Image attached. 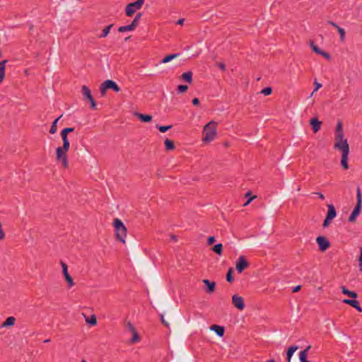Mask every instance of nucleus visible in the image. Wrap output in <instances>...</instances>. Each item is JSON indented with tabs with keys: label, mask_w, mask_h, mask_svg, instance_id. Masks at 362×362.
Returning a JSON list of instances; mask_svg holds the SVG:
<instances>
[{
	"label": "nucleus",
	"mask_w": 362,
	"mask_h": 362,
	"mask_svg": "<svg viewBox=\"0 0 362 362\" xmlns=\"http://www.w3.org/2000/svg\"><path fill=\"white\" fill-rule=\"evenodd\" d=\"M140 9L139 6L134 2L129 3L126 7V15L127 16H132L136 10Z\"/></svg>",
	"instance_id": "13"
},
{
	"label": "nucleus",
	"mask_w": 362,
	"mask_h": 362,
	"mask_svg": "<svg viewBox=\"0 0 362 362\" xmlns=\"http://www.w3.org/2000/svg\"><path fill=\"white\" fill-rule=\"evenodd\" d=\"M351 299H347V298H345L342 300V302L346 305H349L350 304V301H351Z\"/></svg>",
	"instance_id": "59"
},
{
	"label": "nucleus",
	"mask_w": 362,
	"mask_h": 362,
	"mask_svg": "<svg viewBox=\"0 0 362 362\" xmlns=\"http://www.w3.org/2000/svg\"><path fill=\"white\" fill-rule=\"evenodd\" d=\"M216 122L211 121L204 126L202 139L204 142H210L214 139L216 135Z\"/></svg>",
	"instance_id": "2"
},
{
	"label": "nucleus",
	"mask_w": 362,
	"mask_h": 362,
	"mask_svg": "<svg viewBox=\"0 0 362 362\" xmlns=\"http://www.w3.org/2000/svg\"><path fill=\"white\" fill-rule=\"evenodd\" d=\"M255 198H256V196H253V197H250L243 205L244 206L248 205L252 202V200H253Z\"/></svg>",
	"instance_id": "56"
},
{
	"label": "nucleus",
	"mask_w": 362,
	"mask_h": 362,
	"mask_svg": "<svg viewBox=\"0 0 362 362\" xmlns=\"http://www.w3.org/2000/svg\"><path fill=\"white\" fill-rule=\"evenodd\" d=\"M359 267H360V270L362 271V247H361V250H360V257H359Z\"/></svg>",
	"instance_id": "49"
},
{
	"label": "nucleus",
	"mask_w": 362,
	"mask_h": 362,
	"mask_svg": "<svg viewBox=\"0 0 362 362\" xmlns=\"http://www.w3.org/2000/svg\"><path fill=\"white\" fill-rule=\"evenodd\" d=\"M62 117V115L59 116V117H57L56 119L54 120V122H52V124L51 125L50 129H49V133L50 134H55L57 132V124L58 120Z\"/></svg>",
	"instance_id": "30"
},
{
	"label": "nucleus",
	"mask_w": 362,
	"mask_h": 362,
	"mask_svg": "<svg viewBox=\"0 0 362 362\" xmlns=\"http://www.w3.org/2000/svg\"><path fill=\"white\" fill-rule=\"evenodd\" d=\"M335 132H344L343 128H342V122L341 121L339 120L337 122V124L336 127Z\"/></svg>",
	"instance_id": "42"
},
{
	"label": "nucleus",
	"mask_w": 362,
	"mask_h": 362,
	"mask_svg": "<svg viewBox=\"0 0 362 362\" xmlns=\"http://www.w3.org/2000/svg\"><path fill=\"white\" fill-rule=\"evenodd\" d=\"M328 23H329L330 25H332V27H334V28H337L339 27V25H338L336 23H334V21H328Z\"/></svg>",
	"instance_id": "55"
},
{
	"label": "nucleus",
	"mask_w": 362,
	"mask_h": 362,
	"mask_svg": "<svg viewBox=\"0 0 362 362\" xmlns=\"http://www.w3.org/2000/svg\"><path fill=\"white\" fill-rule=\"evenodd\" d=\"M107 89H108V87H107V82H106V81H105L100 85V93H101L102 96L105 95Z\"/></svg>",
	"instance_id": "33"
},
{
	"label": "nucleus",
	"mask_w": 362,
	"mask_h": 362,
	"mask_svg": "<svg viewBox=\"0 0 362 362\" xmlns=\"http://www.w3.org/2000/svg\"><path fill=\"white\" fill-rule=\"evenodd\" d=\"M212 250L216 254L221 255L223 252V245L221 243H218V244L215 245L212 247Z\"/></svg>",
	"instance_id": "27"
},
{
	"label": "nucleus",
	"mask_w": 362,
	"mask_h": 362,
	"mask_svg": "<svg viewBox=\"0 0 362 362\" xmlns=\"http://www.w3.org/2000/svg\"><path fill=\"white\" fill-rule=\"evenodd\" d=\"M63 145L62 146L57 147L56 149V160L58 162H61L62 166L64 168H68V158H67V152L70 148V143L69 141V138L67 136L61 135Z\"/></svg>",
	"instance_id": "1"
},
{
	"label": "nucleus",
	"mask_w": 362,
	"mask_h": 362,
	"mask_svg": "<svg viewBox=\"0 0 362 362\" xmlns=\"http://www.w3.org/2000/svg\"><path fill=\"white\" fill-rule=\"evenodd\" d=\"M337 29L338 33L340 35V40L341 42H344V38H345V30L339 26Z\"/></svg>",
	"instance_id": "38"
},
{
	"label": "nucleus",
	"mask_w": 362,
	"mask_h": 362,
	"mask_svg": "<svg viewBox=\"0 0 362 362\" xmlns=\"http://www.w3.org/2000/svg\"><path fill=\"white\" fill-rule=\"evenodd\" d=\"M341 292L343 294L348 296L350 298H356L358 297V294L354 292L349 291L346 286H343L341 287Z\"/></svg>",
	"instance_id": "21"
},
{
	"label": "nucleus",
	"mask_w": 362,
	"mask_h": 362,
	"mask_svg": "<svg viewBox=\"0 0 362 362\" xmlns=\"http://www.w3.org/2000/svg\"><path fill=\"white\" fill-rule=\"evenodd\" d=\"M141 16H142V13H138L136 15L134 18L136 19L139 21Z\"/></svg>",
	"instance_id": "58"
},
{
	"label": "nucleus",
	"mask_w": 362,
	"mask_h": 362,
	"mask_svg": "<svg viewBox=\"0 0 362 362\" xmlns=\"http://www.w3.org/2000/svg\"><path fill=\"white\" fill-rule=\"evenodd\" d=\"M144 0H136L135 3L139 6L141 8L144 4Z\"/></svg>",
	"instance_id": "53"
},
{
	"label": "nucleus",
	"mask_w": 362,
	"mask_h": 362,
	"mask_svg": "<svg viewBox=\"0 0 362 362\" xmlns=\"http://www.w3.org/2000/svg\"><path fill=\"white\" fill-rule=\"evenodd\" d=\"M232 303L239 310H243L245 307L243 298L238 294L232 296Z\"/></svg>",
	"instance_id": "9"
},
{
	"label": "nucleus",
	"mask_w": 362,
	"mask_h": 362,
	"mask_svg": "<svg viewBox=\"0 0 362 362\" xmlns=\"http://www.w3.org/2000/svg\"><path fill=\"white\" fill-rule=\"evenodd\" d=\"M113 24H110L106 28H105L103 30V33L101 35H99V37L103 38L107 36V35L110 33V29L113 27Z\"/></svg>",
	"instance_id": "32"
},
{
	"label": "nucleus",
	"mask_w": 362,
	"mask_h": 362,
	"mask_svg": "<svg viewBox=\"0 0 362 362\" xmlns=\"http://www.w3.org/2000/svg\"><path fill=\"white\" fill-rule=\"evenodd\" d=\"M349 305L356 308L359 312L362 311V308L360 305V303L358 300H356V298L351 300Z\"/></svg>",
	"instance_id": "29"
},
{
	"label": "nucleus",
	"mask_w": 362,
	"mask_h": 362,
	"mask_svg": "<svg viewBox=\"0 0 362 362\" xmlns=\"http://www.w3.org/2000/svg\"><path fill=\"white\" fill-rule=\"evenodd\" d=\"M316 242L321 252L326 251L330 247V243L325 236L320 235L317 237Z\"/></svg>",
	"instance_id": "8"
},
{
	"label": "nucleus",
	"mask_w": 362,
	"mask_h": 362,
	"mask_svg": "<svg viewBox=\"0 0 362 362\" xmlns=\"http://www.w3.org/2000/svg\"><path fill=\"white\" fill-rule=\"evenodd\" d=\"M192 104L194 105H199V100L197 98H194L192 99Z\"/></svg>",
	"instance_id": "52"
},
{
	"label": "nucleus",
	"mask_w": 362,
	"mask_h": 362,
	"mask_svg": "<svg viewBox=\"0 0 362 362\" xmlns=\"http://www.w3.org/2000/svg\"><path fill=\"white\" fill-rule=\"evenodd\" d=\"M132 30H134V28L130 25L120 26L118 28V31L119 33H124V32L132 31Z\"/></svg>",
	"instance_id": "34"
},
{
	"label": "nucleus",
	"mask_w": 362,
	"mask_h": 362,
	"mask_svg": "<svg viewBox=\"0 0 362 362\" xmlns=\"http://www.w3.org/2000/svg\"><path fill=\"white\" fill-rule=\"evenodd\" d=\"M342 152L341 165L345 170L349 168L348 165V156L349 153V146H346V149L341 150Z\"/></svg>",
	"instance_id": "12"
},
{
	"label": "nucleus",
	"mask_w": 362,
	"mask_h": 362,
	"mask_svg": "<svg viewBox=\"0 0 362 362\" xmlns=\"http://www.w3.org/2000/svg\"><path fill=\"white\" fill-rule=\"evenodd\" d=\"M188 89V86L187 85H179L177 86V90L178 93H185Z\"/></svg>",
	"instance_id": "40"
},
{
	"label": "nucleus",
	"mask_w": 362,
	"mask_h": 362,
	"mask_svg": "<svg viewBox=\"0 0 362 362\" xmlns=\"http://www.w3.org/2000/svg\"><path fill=\"white\" fill-rule=\"evenodd\" d=\"M344 132H335V140L334 148L339 150L346 149V146H349L347 142V139H344Z\"/></svg>",
	"instance_id": "5"
},
{
	"label": "nucleus",
	"mask_w": 362,
	"mask_h": 362,
	"mask_svg": "<svg viewBox=\"0 0 362 362\" xmlns=\"http://www.w3.org/2000/svg\"><path fill=\"white\" fill-rule=\"evenodd\" d=\"M311 346H308L303 351H301L299 353V359L300 362H311L307 360V356L308 354V351L310 349Z\"/></svg>",
	"instance_id": "16"
},
{
	"label": "nucleus",
	"mask_w": 362,
	"mask_h": 362,
	"mask_svg": "<svg viewBox=\"0 0 362 362\" xmlns=\"http://www.w3.org/2000/svg\"><path fill=\"white\" fill-rule=\"evenodd\" d=\"M81 93L86 99L89 100V102L90 103V108L93 110H95L96 109V103H95L93 97L92 96L90 90L88 88V87L86 86H83L82 88H81Z\"/></svg>",
	"instance_id": "6"
},
{
	"label": "nucleus",
	"mask_w": 362,
	"mask_h": 362,
	"mask_svg": "<svg viewBox=\"0 0 362 362\" xmlns=\"http://www.w3.org/2000/svg\"><path fill=\"white\" fill-rule=\"evenodd\" d=\"M106 82H107L108 89H112L116 93H118L120 91L121 88L114 81L107 79V80H106Z\"/></svg>",
	"instance_id": "20"
},
{
	"label": "nucleus",
	"mask_w": 362,
	"mask_h": 362,
	"mask_svg": "<svg viewBox=\"0 0 362 362\" xmlns=\"http://www.w3.org/2000/svg\"><path fill=\"white\" fill-rule=\"evenodd\" d=\"M134 115L143 122H149L152 120V116L150 115H145L136 112Z\"/></svg>",
	"instance_id": "19"
},
{
	"label": "nucleus",
	"mask_w": 362,
	"mask_h": 362,
	"mask_svg": "<svg viewBox=\"0 0 362 362\" xmlns=\"http://www.w3.org/2000/svg\"><path fill=\"white\" fill-rule=\"evenodd\" d=\"M272 89L271 87H266L265 88L262 90L261 93H262L265 95H269L272 93Z\"/></svg>",
	"instance_id": "41"
},
{
	"label": "nucleus",
	"mask_w": 362,
	"mask_h": 362,
	"mask_svg": "<svg viewBox=\"0 0 362 362\" xmlns=\"http://www.w3.org/2000/svg\"><path fill=\"white\" fill-rule=\"evenodd\" d=\"M310 124L315 133H317L321 127L322 122L319 121L317 117L311 118L310 120Z\"/></svg>",
	"instance_id": "14"
},
{
	"label": "nucleus",
	"mask_w": 362,
	"mask_h": 362,
	"mask_svg": "<svg viewBox=\"0 0 362 362\" xmlns=\"http://www.w3.org/2000/svg\"><path fill=\"white\" fill-rule=\"evenodd\" d=\"M129 25L134 28V30H135V28L139 25V21L136 19L134 18V20L132 21V22Z\"/></svg>",
	"instance_id": "47"
},
{
	"label": "nucleus",
	"mask_w": 362,
	"mask_h": 362,
	"mask_svg": "<svg viewBox=\"0 0 362 362\" xmlns=\"http://www.w3.org/2000/svg\"><path fill=\"white\" fill-rule=\"evenodd\" d=\"M156 127L160 130V132L165 133L168 130L172 128V126L171 125H168V126L157 125Z\"/></svg>",
	"instance_id": "39"
},
{
	"label": "nucleus",
	"mask_w": 362,
	"mask_h": 362,
	"mask_svg": "<svg viewBox=\"0 0 362 362\" xmlns=\"http://www.w3.org/2000/svg\"><path fill=\"white\" fill-rule=\"evenodd\" d=\"M310 46L312 49V50L316 53L318 54L322 57H324L327 60H330L331 56L328 52L322 51L320 48H319L316 45H315L313 41L310 42Z\"/></svg>",
	"instance_id": "11"
},
{
	"label": "nucleus",
	"mask_w": 362,
	"mask_h": 362,
	"mask_svg": "<svg viewBox=\"0 0 362 362\" xmlns=\"http://www.w3.org/2000/svg\"><path fill=\"white\" fill-rule=\"evenodd\" d=\"M8 62L7 59L0 62V83L2 82L5 77V67L6 64Z\"/></svg>",
	"instance_id": "23"
},
{
	"label": "nucleus",
	"mask_w": 362,
	"mask_h": 362,
	"mask_svg": "<svg viewBox=\"0 0 362 362\" xmlns=\"http://www.w3.org/2000/svg\"><path fill=\"white\" fill-rule=\"evenodd\" d=\"M16 318L13 316L8 317L6 319V320L1 324L2 327H8L13 326L16 322Z\"/></svg>",
	"instance_id": "22"
},
{
	"label": "nucleus",
	"mask_w": 362,
	"mask_h": 362,
	"mask_svg": "<svg viewBox=\"0 0 362 362\" xmlns=\"http://www.w3.org/2000/svg\"><path fill=\"white\" fill-rule=\"evenodd\" d=\"M74 132V128L73 127H66V128H64L62 130L61 133H60V135H65V136H68V134L69 133H71Z\"/></svg>",
	"instance_id": "35"
},
{
	"label": "nucleus",
	"mask_w": 362,
	"mask_h": 362,
	"mask_svg": "<svg viewBox=\"0 0 362 362\" xmlns=\"http://www.w3.org/2000/svg\"><path fill=\"white\" fill-rule=\"evenodd\" d=\"M267 362H276V361L273 359H271V360L267 361Z\"/></svg>",
	"instance_id": "64"
},
{
	"label": "nucleus",
	"mask_w": 362,
	"mask_h": 362,
	"mask_svg": "<svg viewBox=\"0 0 362 362\" xmlns=\"http://www.w3.org/2000/svg\"><path fill=\"white\" fill-rule=\"evenodd\" d=\"M184 21H185V19H184V18H180V19H179V20L177 21V25H182V24H183V23H184Z\"/></svg>",
	"instance_id": "60"
},
{
	"label": "nucleus",
	"mask_w": 362,
	"mask_h": 362,
	"mask_svg": "<svg viewBox=\"0 0 362 362\" xmlns=\"http://www.w3.org/2000/svg\"><path fill=\"white\" fill-rule=\"evenodd\" d=\"M113 226L115 228L116 238L120 242L125 243L124 238L127 235V228L123 222L119 218H115L113 221Z\"/></svg>",
	"instance_id": "3"
},
{
	"label": "nucleus",
	"mask_w": 362,
	"mask_h": 362,
	"mask_svg": "<svg viewBox=\"0 0 362 362\" xmlns=\"http://www.w3.org/2000/svg\"><path fill=\"white\" fill-rule=\"evenodd\" d=\"M298 346H290L286 352V361L287 362H291V358L294 354V352L298 350Z\"/></svg>",
	"instance_id": "24"
},
{
	"label": "nucleus",
	"mask_w": 362,
	"mask_h": 362,
	"mask_svg": "<svg viewBox=\"0 0 362 362\" xmlns=\"http://www.w3.org/2000/svg\"><path fill=\"white\" fill-rule=\"evenodd\" d=\"M237 272L240 274L249 267V263L244 256H240L235 264Z\"/></svg>",
	"instance_id": "7"
},
{
	"label": "nucleus",
	"mask_w": 362,
	"mask_h": 362,
	"mask_svg": "<svg viewBox=\"0 0 362 362\" xmlns=\"http://www.w3.org/2000/svg\"><path fill=\"white\" fill-rule=\"evenodd\" d=\"M211 330H213L218 337H223L224 334L225 329L224 327L218 325H213L210 327Z\"/></svg>",
	"instance_id": "17"
},
{
	"label": "nucleus",
	"mask_w": 362,
	"mask_h": 362,
	"mask_svg": "<svg viewBox=\"0 0 362 362\" xmlns=\"http://www.w3.org/2000/svg\"><path fill=\"white\" fill-rule=\"evenodd\" d=\"M61 264L64 279L68 283L69 287L71 288L74 285V282L73 278L70 276V274L68 272V266L63 262H61Z\"/></svg>",
	"instance_id": "10"
},
{
	"label": "nucleus",
	"mask_w": 362,
	"mask_h": 362,
	"mask_svg": "<svg viewBox=\"0 0 362 362\" xmlns=\"http://www.w3.org/2000/svg\"><path fill=\"white\" fill-rule=\"evenodd\" d=\"M164 144H165V147L167 151H171V150H173L175 148V144H174V142L172 140L166 139L165 140Z\"/></svg>",
	"instance_id": "28"
},
{
	"label": "nucleus",
	"mask_w": 362,
	"mask_h": 362,
	"mask_svg": "<svg viewBox=\"0 0 362 362\" xmlns=\"http://www.w3.org/2000/svg\"><path fill=\"white\" fill-rule=\"evenodd\" d=\"M179 55H180L179 53H175V54H172L166 55L161 60L160 63H163V64L168 63V62H170L171 60H173V59H175L176 57H177Z\"/></svg>",
	"instance_id": "26"
},
{
	"label": "nucleus",
	"mask_w": 362,
	"mask_h": 362,
	"mask_svg": "<svg viewBox=\"0 0 362 362\" xmlns=\"http://www.w3.org/2000/svg\"><path fill=\"white\" fill-rule=\"evenodd\" d=\"M217 66L222 70V71H225L226 70V65L223 62H218L217 63Z\"/></svg>",
	"instance_id": "51"
},
{
	"label": "nucleus",
	"mask_w": 362,
	"mask_h": 362,
	"mask_svg": "<svg viewBox=\"0 0 362 362\" xmlns=\"http://www.w3.org/2000/svg\"><path fill=\"white\" fill-rule=\"evenodd\" d=\"M171 239L176 241L177 240V236L175 235H171Z\"/></svg>",
	"instance_id": "61"
},
{
	"label": "nucleus",
	"mask_w": 362,
	"mask_h": 362,
	"mask_svg": "<svg viewBox=\"0 0 362 362\" xmlns=\"http://www.w3.org/2000/svg\"><path fill=\"white\" fill-rule=\"evenodd\" d=\"M337 216V211L333 204L327 205V213L326 216L334 219Z\"/></svg>",
	"instance_id": "18"
},
{
	"label": "nucleus",
	"mask_w": 362,
	"mask_h": 362,
	"mask_svg": "<svg viewBox=\"0 0 362 362\" xmlns=\"http://www.w3.org/2000/svg\"><path fill=\"white\" fill-rule=\"evenodd\" d=\"M132 338L131 339L132 343H136L139 341V335L137 333L136 330L133 331L132 332Z\"/></svg>",
	"instance_id": "36"
},
{
	"label": "nucleus",
	"mask_w": 362,
	"mask_h": 362,
	"mask_svg": "<svg viewBox=\"0 0 362 362\" xmlns=\"http://www.w3.org/2000/svg\"><path fill=\"white\" fill-rule=\"evenodd\" d=\"M160 320H161L162 324L168 328L169 323L165 320L163 315L161 314V315H160Z\"/></svg>",
	"instance_id": "46"
},
{
	"label": "nucleus",
	"mask_w": 362,
	"mask_h": 362,
	"mask_svg": "<svg viewBox=\"0 0 362 362\" xmlns=\"http://www.w3.org/2000/svg\"><path fill=\"white\" fill-rule=\"evenodd\" d=\"M49 341H50V339H45V340L44 341V342H45V343H47V342H49Z\"/></svg>",
	"instance_id": "63"
},
{
	"label": "nucleus",
	"mask_w": 362,
	"mask_h": 362,
	"mask_svg": "<svg viewBox=\"0 0 362 362\" xmlns=\"http://www.w3.org/2000/svg\"><path fill=\"white\" fill-rule=\"evenodd\" d=\"M332 220H333V219H332V218H328V217H327V216H326V217H325V220H324V221H323L322 226H323L324 228L327 227V226L330 224V223H331V221H332Z\"/></svg>",
	"instance_id": "44"
},
{
	"label": "nucleus",
	"mask_w": 362,
	"mask_h": 362,
	"mask_svg": "<svg viewBox=\"0 0 362 362\" xmlns=\"http://www.w3.org/2000/svg\"><path fill=\"white\" fill-rule=\"evenodd\" d=\"M125 327H126L127 329H128L131 332H132L133 331L136 330L135 327H134V325L130 322H127L126 325H125Z\"/></svg>",
	"instance_id": "43"
},
{
	"label": "nucleus",
	"mask_w": 362,
	"mask_h": 362,
	"mask_svg": "<svg viewBox=\"0 0 362 362\" xmlns=\"http://www.w3.org/2000/svg\"><path fill=\"white\" fill-rule=\"evenodd\" d=\"M233 274V269L232 267H230L228 269L227 274H226V281L229 283H232L234 281Z\"/></svg>",
	"instance_id": "31"
},
{
	"label": "nucleus",
	"mask_w": 362,
	"mask_h": 362,
	"mask_svg": "<svg viewBox=\"0 0 362 362\" xmlns=\"http://www.w3.org/2000/svg\"><path fill=\"white\" fill-rule=\"evenodd\" d=\"M5 237V233L2 229L1 223L0 222V240L4 239Z\"/></svg>",
	"instance_id": "50"
},
{
	"label": "nucleus",
	"mask_w": 362,
	"mask_h": 362,
	"mask_svg": "<svg viewBox=\"0 0 362 362\" xmlns=\"http://www.w3.org/2000/svg\"><path fill=\"white\" fill-rule=\"evenodd\" d=\"M203 283L206 286V293H211L215 291L216 282L210 281L208 279H204Z\"/></svg>",
	"instance_id": "15"
},
{
	"label": "nucleus",
	"mask_w": 362,
	"mask_h": 362,
	"mask_svg": "<svg viewBox=\"0 0 362 362\" xmlns=\"http://www.w3.org/2000/svg\"><path fill=\"white\" fill-rule=\"evenodd\" d=\"M181 78L185 81L191 83L192 81V71H187L182 74Z\"/></svg>",
	"instance_id": "25"
},
{
	"label": "nucleus",
	"mask_w": 362,
	"mask_h": 362,
	"mask_svg": "<svg viewBox=\"0 0 362 362\" xmlns=\"http://www.w3.org/2000/svg\"><path fill=\"white\" fill-rule=\"evenodd\" d=\"M215 242V237L214 236H209L207 240V244L209 245H211Z\"/></svg>",
	"instance_id": "48"
},
{
	"label": "nucleus",
	"mask_w": 362,
	"mask_h": 362,
	"mask_svg": "<svg viewBox=\"0 0 362 362\" xmlns=\"http://www.w3.org/2000/svg\"><path fill=\"white\" fill-rule=\"evenodd\" d=\"M251 192H247L245 194L246 197H250Z\"/></svg>",
	"instance_id": "62"
},
{
	"label": "nucleus",
	"mask_w": 362,
	"mask_h": 362,
	"mask_svg": "<svg viewBox=\"0 0 362 362\" xmlns=\"http://www.w3.org/2000/svg\"><path fill=\"white\" fill-rule=\"evenodd\" d=\"M300 288H301V286H300V285L296 286V287H294V288H293V293H296V292H298V291H300Z\"/></svg>",
	"instance_id": "57"
},
{
	"label": "nucleus",
	"mask_w": 362,
	"mask_h": 362,
	"mask_svg": "<svg viewBox=\"0 0 362 362\" xmlns=\"http://www.w3.org/2000/svg\"><path fill=\"white\" fill-rule=\"evenodd\" d=\"M313 194L318 195V197H319L320 199H322V200H324V199H325V196H324V194H322L321 192H314Z\"/></svg>",
	"instance_id": "54"
},
{
	"label": "nucleus",
	"mask_w": 362,
	"mask_h": 362,
	"mask_svg": "<svg viewBox=\"0 0 362 362\" xmlns=\"http://www.w3.org/2000/svg\"><path fill=\"white\" fill-rule=\"evenodd\" d=\"M356 204L352 211L351 215L349 217V222H354L356 221V217L359 215L361 210V206H362V195L361 192L359 187H357L356 189Z\"/></svg>",
	"instance_id": "4"
},
{
	"label": "nucleus",
	"mask_w": 362,
	"mask_h": 362,
	"mask_svg": "<svg viewBox=\"0 0 362 362\" xmlns=\"http://www.w3.org/2000/svg\"><path fill=\"white\" fill-rule=\"evenodd\" d=\"M315 85V89L313 92L311 93V95L314 93V92L317 91L318 89H320L322 87V84L318 83L316 80L314 81Z\"/></svg>",
	"instance_id": "45"
},
{
	"label": "nucleus",
	"mask_w": 362,
	"mask_h": 362,
	"mask_svg": "<svg viewBox=\"0 0 362 362\" xmlns=\"http://www.w3.org/2000/svg\"><path fill=\"white\" fill-rule=\"evenodd\" d=\"M86 322L90 325L94 326L97 324V319L95 315H91L90 318L86 320Z\"/></svg>",
	"instance_id": "37"
}]
</instances>
